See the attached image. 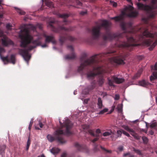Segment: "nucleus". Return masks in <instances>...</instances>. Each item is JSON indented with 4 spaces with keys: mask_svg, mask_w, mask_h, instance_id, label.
<instances>
[{
    "mask_svg": "<svg viewBox=\"0 0 157 157\" xmlns=\"http://www.w3.org/2000/svg\"><path fill=\"white\" fill-rule=\"evenodd\" d=\"M137 7L139 10H143L147 11L150 14L152 13L151 10V7L147 5H145L141 3H138L136 4Z\"/></svg>",
    "mask_w": 157,
    "mask_h": 157,
    "instance_id": "obj_7",
    "label": "nucleus"
},
{
    "mask_svg": "<svg viewBox=\"0 0 157 157\" xmlns=\"http://www.w3.org/2000/svg\"><path fill=\"white\" fill-rule=\"evenodd\" d=\"M95 87V86L94 85H92L88 86L87 87L88 92L86 94H88L89 92L93 90Z\"/></svg>",
    "mask_w": 157,
    "mask_h": 157,
    "instance_id": "obj_29",
    "label": "nucleus"
},
{
    "mask_svg": "<svg viewBox=\"0 0 157 157\" xmlns=\"http://www.w3.org/2000/svg\"><path fill=\"white\" fill-rule=\"evenodd\" d=\"M35 128L36 129H37V130H39L40 129L38 127H37L36 126H35Z\"/></svg>",
    "mask_w": 157,
    "mask_h": 157,
    "instance_id": "obj_60",
    "label": "nucleus"
},
{
    "mask_svg": "<svg viewBox=\"0 0 157 157\" xmlns=\"http://www.w3.org/2000/svg\"><path fill=\"white\" fill-rule=\"evenodd\" d=\"M96 134H100L101 133V130L99 129H97L96 131Z\"/></svg>",
    "mask_w": 157,
    "mask_h": 157,
    "instance_id": "obj_49",
    "label": "nucleus"
},
{
    "mask_svg": "<svg viewBox=\"0 0 157 157\" xmlns=\"http://www.w3.org/2000/svg\"><path fill=\"white\" fill-rule=\"evenodd\" d=\"M157 2V0H152L151 1V5L150 7H151V10L152 13L149 14V17L151 18H153L154 17L155 14L156 13L154 12V10L157 9V5L156 3Z\"/></svg>",
    "mask_w": 157,
    "mask_h": 157,
    "instance_id": "obj_8",
    "label": "nucleus"
},
{
    "mask_svg": "<svg viewBox=\"0 0 157 157\" xmlns=\"http://www.w3.org/2000/svg\"><path fill=\"white\" fill-rule=\"evenodd\" d=\"M139 84L140 86L145 87L149 84V83L145 81V80H142V81H140L139 82Z\"/></svg>",
    "mask_w": 157,
    "mask_h": 157,
    "instance_id": "obj_19",
    "label": "nucleus"
},
{
    "mask_svg": "<svg viewBox=\"0 0 157 157\" xmlns=\"http://www.w3.org/2000/svg\"><path fill=\"white\" fill-rule=\"evenodd\" d=\"M30 29L31 30L34 31L36 30V27L33 25H30Z\"/></svg>",
    "mask_w": 157,
    "mask_h": 157,
    "instance_id": "obj_42",
    "label": "nucleus"
},
{
    "mask_svg": "<svg viewBox=\"0 0 157 157\" xmlns=\"http://www.w3.org/2000/svg\"><path fill=\"white\" fill-rule=\"evenodd\" d=\"M157 79V71H154L152 73V75L150 77V80L152 82L154 80Z\"/></svg>",
    "mask_w": 157,
    "mask_h": 157,
    "instance_id": "obj_21",
    "label": "nucleus"
},
{
    "mask_svg": "<svg viewBox=\"0 0 157 157\" xmlns=\"http://www.w3.org/2000/svg\"><path fill=\"white\" fill-rule=\"evenodd\" d=\"M97 106L98 109H101L103 107L102 101L100 98H99L98 99Z\"/></svg>",
    "mask_w": 157,
    "mask_h": 157,
    "instance_id": "obj_17",
    "label": "nucleus"
},
{
    "mask_svg": "<svg viewBox=\"0 0 157 157\" xmlns=\"http://www.w3.org/2000/svg\"><path fill=\"white\" fill-rule=\"evenodd\" d=\"M99 134H94V137H96V138H98V137L99 136Z\"/></svg>",
    "mask_w": 157,
    "mask_h": 157,
    "instance_id": "obj_56",
    "label": "nucleus"
},
{
    "mask_svg": "<svg viewBox=\"0 0 157 157\" xmlns=\"http://www.w3.org/2000/svg\"><path fill=\"white\" fill-rule=\"evenodd\" d=\"M110 3L111 5H112L114 7H116L117 6V4L116 2L111 0L110 1Z\"/></svg>",
    "mask_w": 157,
    "mask_h": 157,
    "instance_id": "obj_35",
    "label": "nucleus"
},
{
    "mask_svg": "<svg viewBox=\"0 0 157 157\" xmlns=\"http://www.w3.org/2000/svg\"><path fill=\"white\" fill-rule=\"evenodd\" d=\"M118 111H121V108H119L118 109Z\"/></svg>",
    "mask_w": 157,
    "mask_h": 157,
    "instance_id": "obj_64",
    "label": "nucleus"
},
{
    "mask_svg": "<svg viewBox=\"0 0 157 157\" xmlns=\"http://www.w3.org/2000/svg\"><path fill=\"white\" fill-rule=\"evenodd\" d=\"M31 144V140L30 139V136H29L28 138L27 141V145L26 146V150H28L29 147Z\"/></svg>",
    "mask_w": 157,
    "mask_h": 157,
    "instance_id": "obj_26",
    "label": "nucleus"
},
{
    "mask_svg": "<svg viewBox=\"0 0 157 157\" xmlns=\"http://www.w3.org/2000/svg\"><path fill=\"white\" fill-rule=\"evenodd\" d=\"M3 14L0 13V18H2L3 17Z\"/></svg>",
    "mask_w": 157,
    "mask_h": 157,
    "instance_id": "obj_58",
    "label": "nucleus"
},
{
    "mask_svg": "<svg viewBox=\"0 0 157 157\" xmlns=\"http://www.w3.org/2000/svg\"><path fill=\"white\" fill-rule=\"evenodd\" d=\"M108 84L110 86H115L113 84V82L111 80L109 79V78H108Z\"/></svg>",
    "mask_w": 157,
    "mask_h": 157,
    "instance_id": "obj_38",
    "label": "nucleus"
},
{
    "mask_svg": "<svg viewBox=\"0 0 157 157\" xmlns=\"http://www.w3.org/2000/svg\"><path fill=\"white\" fill-rule=\"evenodd\" d=\"M101 74H99L100 75L99 77L98 80V84L99 86H101L103 84L104 82V79L102 75H101Z\"/></svg>",
    "mask_w": 157,
    "mask_h": 157,
    "instance_id": "obj_14",
    "label": "nucleus"
},
{
    "mask_svg": "<svg viewBox=\"0 0 157 157\" xmlns=\"http://www.w3.org/2000/svg\"><path fill=\"white\" fill-rule=\"evenodd\" d=\"M43 2L47 6L52 7L53 6V4L52 2L49 0H44Z\"/></svg>",
    "mask_w": 157,
    "mask_h": 157,
    "instance_id": "obj_20",
    "label": "nucleus"
},
{
    "mask_svg": "<svg viewBox=\"0 0 157 157\" xmlns=\"http://www.w3.org/2000/svg\"><path fill=\"white\" fill-rule=\"evenodd\" d=\"M66 154L65 153H63L61 155V157H66Z\"/></svg>",
    "mask_w": 157,
    "mask_h": 157,
    "instance_id": "obj_53",
    "label": "nucleus"
},
{
    "mask_svg": "<svg viewBox=\"0 0 157 157\" xmlns=\"http://www.w3.org/2000/svg\"><path fill=\"white\" fill-rule=\"evenodd\" d=\"M123 133L126 135V136H127L128 137H130V136L129 135V134L126 132L125 131H124V130H123Z\"/></svg>",
    "mask_w": 157,
    "mask_h": 157,
    "instance_id": "obj_44",
    "label": "nucleus"
},
{
    "mask_svg": "<svg viewBox=\"0 0 157 157\" xmlns=\"http://www.w3.org/2000/svg\"><path fill=\"white\" fill-rule=\"evenodd\" d=\"M134 9L132 6L129 5L126 6L122 11L120 15L112 17L111 19L116 21H121L120 26L124 32L122 33H114L110 32L109 28L111 25L110 22L107 20L102 21V23L99 25L94 27L91 31V37L87 40V42L90 44H93L95 40H98L100 35V30L103 27L106 32L102 35V38L104 41L111 40H118L116 43V46L120 48H128L129 47L137 46L140 45L138 42H141L144 45L151 46L149 49L151 51L157 44V40L151 45L153 42L154 35L149 32L148 29L145 30L142 34L138 35L134 38L132 33L135 32L131 22L125 23L123 21L125 16L130 17H136L138 15L137 12L132 11Z\"/></svg>",
    "mask_w": 157,
    "mask_h": 157,
    "instance_id": "obj_1",
    "label": "nucleus"
},
{
    "mask_svg": "<svg viewBox=\"0 0 157 157\" xmlns=\"http://www.w3.org/2000/svg\"><path fill=\"white\" fill-rule=\"evenodd\" d=\"M3 33L2 31L0 29V36H2V35Z\"/></svg>",
    "mask_w": 157,
    "mask_h": 157,
    "instance_id": "obj_57",
    "label": "nucleus"
},
{
    "mask_svg": "<svg viewBox=\"0 0 157 157\" xmlns=\"http://www.w3.org/2000/svg\"><path fill=\"white\" fill-rule=\"evenodd\" d=\"M33 120L32 119L30 121V123L29 125V127H28V128H29V130H30L31 129L32 125L33 123Z\"/></svg>",
    "mask_w": 157,
    "mask_h": 157,
    "instance_id": "obj_40",
    "label": "nucleus"
},
{
    "mask_svg": "<svg viewBox=\"0 0 157 157\" xmlns=\"http://www.w3.org/2000/svg\"><path fill=\"white\" fill-rule=\"evenodd\" d=\"M21 33H24V34H20L19 37L21 40L20 46L21 47L25 48L27 45L32 43L33 45L30 46L28 49H18L19 54L28 63V61L31 58V56L29 55V51L36 48L37 46L41 45L42 48L46 47L48 45L44 44L41 45V42L39 39L33 40V37L29 34L28 29L25 28L21 30Z\"/></svg>",
    "mask_w": 157,
    "mask_h": 157,
    "instance_id": "obj_3",
    "label": "nucleus"
},
{
    "mask_svg": "<svg viewBox=\"0 0 157 157\" xmlns=\"http://www.w3.org/2000/svg\"><path fill=\"white\" fill-rule=\"evenodd\" d=\"M142 139L144 143L145 144H147L148 141V139L145 136H143Z\"/></svg>",
    "mask_w": 157,
    "mask_h": 157,
    "instance_id": "obj_33",
    "label": "nucleus"
},
{
    "mask_svg": "<svg viewBox=\"0 0 157 157\" xmlns=\"http://www.w3.org/2000/svg\"><path fill=\"white\" fill-rule=\"evenodd\" d=\"M149 133L151 135H153L154 134V132L152 130L149 131Z\"/></svg>",
    "mask_w": 157,
    "mask_h": 157,
    "instance_id": "obj_54",
    "label": "nucleus"
},
{
    "mask_svg": "<svg viewBox=\"0 0 157 157\" xmlns=\"http://www.w3.org/2000/svg\"><path fill=\"white\" fill-rule=\"evenodd\" d=\"M82 127L84 130H87L89 128V125L86 124H84L82 125Z\"/></svg>",
    "mask_w": 157,
    "mask_h": 157,
    "instance_id": "obj_32",
    "label": "nucleus"
},
{
    "mask_svg": "<svg viewBox=\"0 0 157 157\" xmlns=\"http://www.w3.org/2000/svg\"><path fill=\"white\" fill-rule=\"evenodd\" d=\"M43 36L45 38V42L46 43H48L52 42L53 44H55L56 41L54 39V37L53 36H47L45 34H43Z\"/></svg>",
    "mask_w": 157,
    "mask_h": 157,
    "instance_id": "obj_12",
    "label": "nucleus"
},
{
    "mask_svg": "<svg viewBox=\"0 0 157 157\" xmlns=\"http://www.w3.org/2000/svg\"><path fill=\"white\" fill-rule=\"evenodd\" d=\"M118 150L120 151H121L123 150V147L122 146H120L118 147Z\"/></svg>",
    "mask_w": 157,
    "mask_h": 157,
    "instance_id": "obj_52",
    "label": "nucleus"
},
{
    "mask_svg": "<svg viewBox=\"0 0 157 157\" xmlns=\"http://www.w3.org/2000/svg\"><path fill=\"white\" fill-rule=\"evenodd\" d=\"M60 128L56 130L54 134L55 137H54L50 135H48L47 136V138L49 141L52 142L55 140L61 144L65 143L66 141L64 139L63 136L64 135H69L71 134L70 129L73 126V124L68 119H66L65 121L62 124L59 121Z\"/></svg>",
    "mask_w": 157,
    "mask_h": 157,
    "instance_id": "obj_4",
    "label": "nucleus"
},
{
    "mask_svg": "<svg viewBox=\"0 0 157 157\" xmlns=\"http://www.w3.org/2000/svg\"><path fill=\"white\" fill-rule=\"evenodd\" d=\"M37 27H38L40 29H41L42 28V25L40 24H38L36 25Z\"/></svg>",
    "mask_w": 157,
    "mask_h": 157,
    "instance_id": "obj_47",
    "label": "nucleus"
},
{
    "mask_svg": "<svg viewBox=\"0 0 157 157\" xmlns=\"http://www.w3.org/2000/svg\"><path fill=\"white\" fill-rule=\"evenodd\" d=\"M6 146L5 145H3L0 146V154L2 155L4 152Z\"/></svg>",
    "mask_w": 157,
    "mask_h": 157,
    "instance_id": "obj_24",
    "label": "nucleus"
},
{
    "mask_svg": "<svg viewBox=\"0 0 157 157\" xmlns=\"http://www.w3.org/2000/svg\"><path fill=\"white\" fill-rule=\"evenodd\" d=\"M123 128L126 131L128 132L134 138L137 140H139L140 137L132 129L130 128L128 126H125Z\"/></svg>",
    "mask_w": 157,
    "mask_h": 157,
    "instance_id": "obj_10",
    "label": "nucleus"
},
{
    "mask_svg": "<svg viewBox=\"0 0 157 157\" xmlns=\"http://www.w3.org/2000/svg\"><path fill=\"white\" fill-rule=\"evenodd\" d=\"M69 15L67 14H59V17H60L64 18V19L63 21V25L61 26H59V27L60 29L61 30L64 31L65 32H69L72 31L73 30V28L71 27L69 28H66L63 26L64 25H67L68 22L65 19L68 18L69 17Z\"/></svg>",
    "mask_w": 157,
    "mask_h": 157,
    "instance_id": "obj_5",
    "label": "nucleus"
},
{
    "mask_svg": "<svg viewBox=\"0 0 157 157\" xmlns=\"http://www.w3.org/2000/svg\"><path fill=\"white\" fill-rule=\"evenodd\" d=\"M2 59L3 61H6L7 63H9L10 62V60L7 56L2 57Z\"/></svg>",
    "mask_w": 157,
    "mask_h": 157,
    "instance_id": "obj_39",
    "label": "nucleus"
},
{
    "mask_svg": "<svg viewBox=\"0 0 157 157\" xmlns=\"http://www.w3.org/2000/svg\"><path fill=\"white\" fill-rule=\"evenodd\" d=\"M123 130H118L117 132V137H121L122 133H123Z\"/></svg>",
    "mask_w": 157,
    "mask_h": 157,
    "instance_id": "obj_30",
    "label": "nucleus"
},
{
    "mask_svg": "<svg viewBox=\"0 0 157 157\" xmlns=\"http://www.w3.org/2000/svg\"><path fill=\"white\" fill-rule=\"evenodd\" d=\"M3 2V0H0V5L1 4V3Z\"/></svg>",
    "mask_w": 157,
    "mask_h": 157,
    "instance_id": "obj_63",
    "label": "nucleus"
},
{
    "mask_svg": "<svg viewBox=\"0 0 157 157\" xmlns=\"http://www.w3.org/2000/svg\"><path fill=\"white\" fill-rule=\"evenodd\" d=\"M88 131L90 135L93 136H94V133L93 130L91 129H89Z\"/></svg>",
    "mask_w": 157,
    "mask_h": 157,
    "instance_id": "obj_36",
    "label": "nucleus"
},
{
    "mask_svg": "<svg viewBox=\"0 0 157 157\" xmlns=\"http://www.w3.org/2000/svg\"><path fill=\"white\" fill-rule=\"evenodd\" d=\"M98 138H96L91 141V142L94 144V148L96 150H97L98 145L95 143V142L98 140Z\"/></svg>",
    "mask_w": 157,
    "mask_h": 157,
    "instance_id": "obj_25",
    "label": "nucleus"
},
{
    "mask_svg": "<svg viewBox=\"0 0 157 157\" xmlns=\"http://www.w3.org/2000/svg\"><path fill=\"white\" fill-rule=\"evenodd\" d=\"M15 10H16L17 13H18L21 15H24L25 14V12L23 10H21L17 8L16 7L15 8Z\"/></svg>",
    "mask_w": 157,
    "mask_h": 157,
    "instance_id": "obj_28",
    "label": "nucleus"
},
{
    "mask_svg": "<svg viewBox=\"0 0 157 157\" xmlns=\"http://www.w3.org/2000/svg\"><path fill=\"white\" fill-rule=\"evenodd\" d=\"M10 63L14 64L15 63V57L14 55L12 54L10 56V58L9 59Z\"/></svg>",
    "mask_w": 157,
    "mask_h": 157,
    "instance_id": "obj_22",
    "label": "nucleus"
},
{
    "mask_svg": "<svg viewBox=\"0 0 157 157\" xmlns=\"http://www.w3.org/2000/svg\"><path fill=\"white\" fill-rule=\"evenodd\" d=\"M153 69L155 70H157V63H155L153 67Z\"/></svg>",
    "mask_w": 157,
    "mask_h": 157,
    "instance_id": "obj_50",
    "label": "nucleus"
},
{
    "mask_svg": "<svg viewBox=\"0 0 157 157\" xmlns=\"http://www.w3.org/2000/svg\"><path fill=\"white\" fill-rule=\"evenodd\" d=\"M86 11H82L80 13V14L81 15H83L86 14Z\"/></svg>",
    "mask_w": 157,
    "mask_h": 157,
    "instance_id": "obj_51",
    "label": "nucleus"
},
{
    "mask_svg": "<svg viewBox=\"0 0 157 157\" xmlns=\"http://www.w3.org/2000/svg\"><path fill=\"white\" fill-rule=\"evenodd\" d=\"M133 151L137 153L139 155H142V153L140 150L138 149H136L134 148H133Z\"/></svg>",
    "mask_w": 157,
    "mask_h": 157,
    "instance_id": "obj_34",
    "label": "nucleus"
},
{
    "mask_svg": "<svg viewBox=\"0 0 157 157\" xmlns=\"http://www.w3.org/2000/svg\"><path fill=\"white\" fill-rule=\"evenodd\" d=\"M75 3L76 4L77 6H82V3L78 0H76Z\"/></svg>",
    "mask_w": 157,
    "mask_h": 157,
    "instance_id": "obj_41",
    "label": "nucleus"
},
{
    "mask_svg": "<svg viewBox=\"0 0 157 157\" xmlns=\"http://www.w3.org/2000/svg\"><path fill=\"white\" fill-rule=\"evenodd\" d=\"M60 151V150L57 148L55 147L52 148L51 150V153L54 154L58 153Z\"/></svg>",
    "mask_w": 157,
    "mask_h": 157,
    "instance_id": "obj_23",
    "label": "nucleus"
},
{
    "mask_svg": "<svg viewBox=\"0 0 157 157\" xmlns=\"http://www.w3.org/2000/svg\"><path fill=\"white\" fill-rule=\"evenodd\" d=\"M67 39L71 41H73L75 39L74 37L67 34H66V35L64 36H61L59 37V41L61 45H62L64 41Z\"/></svg>",
    "mask_w": 157,
    "mask_h": 157,
    "instance_id": "obj_9",
    "label": "nucleus"
},
{
    "mask_svg": "<svg viewBox=\"0 0 157 157\" xmlns=\"http://www.w3.org/2000/svg\"><path fill=\"white\" fill-rule=\"evenodd\" d=\"M112 133V132L111 130H109L103 133L102 135L104 136H107L110 135Z\"/></svg>",
    "mask_w": 157,
    "mask_h": 157,
    "instance_id": "obj_27",
    "label": "nucleus"
},
{
    "mask_svg": "<svg viewBox=\"0 0 157 157\" xmlns=\"http://www.w3.org/2000/svg\"><path fill=\"white\" fill-rule=\"evenodd\" d=\"M157 125V123L156 122L152 123L150 125V127L151 128H155Z\"/></svg>",
    "mask_w": 157,
    "mask_h": 157,
    "instance_id": "obj_37",
    "label": "nucleus"
},
{
    "mask_svg": "<svg viewBox=\"0 0 157 157\" xmlns=\"http://www.w3.org/2000/svg\"><path fill=\"white\" fill-rule=\"evenodd\" d=\"M142 72V69L139 70L135 74L134 76L132 77V79L133 80H135L137 79L139 77Z\"/></svg>",
    "mask_w": 157,
    "mask_h": 157,
    "instance_id": "obj_16",
    "label": "nucleus"
},
{
    "mask_svg": "<svg viewBox=\"0 0 157 157\" xmlns=\"http://www.w3.org/2000/svg\"><path fill=\"white\" fill-rule=\"evenodd\" d=\"M130 155V153L129 152L124 154L123 156H124V157H126V156H127L128 155Z\"/></svg>",
    "mask_w": 157,
    "mask_h": 157,
    "instance_id": "obj_55",
    "label": "nucleus"
},
{
    "mask_svg": "<svg viewBox=\"0 0 157 157\" xmlns=\"http://www.w3.org/2000/svg\"><path fill=\"white\" fill-rule=\"evenodd\" d=\"M138 59H142V56H139L138 57Z\"/></svg>",
    "mask_w": 157,
    "mask_h": 157,
    "instance_id": "obj_62",
    "label": "nucleus"
},
{
    "mask_svg": "<svg viewBox=\"0 0 157 157\" xmlns=\"http://www.w3.org/2000/svg\"><path fill=\"white\" fill-rule=\"evenodd\" d=\"M54 21H50L48 24V26L51 27V30L53 32H57L58 30L55 27H54L53 24H54Z\"/></svg>",
    "mask_w": 157,
    "mask_h": 157,
    "instance_id": "obj_13",
    "label": "nucleus"
},
{
    "mask_svg": "<svg viewBox=\"0 0 157 157\" xmlns=\"http://www.w3.org/2000/svg\"><path fill=\"white\" fill-rule=\"evenodd\" d=\"M1 41L2 45L5 47L13 44V42L5 35L2 36V38L1 39Z\"/></svg>",
    "mask_w": 157,
    "mask_h": 157,
    "instance_id": "obj_6",
    "label": "nucleus"
},
{
    "mask_svg": "<svg viewBox=\"0 0 157 157\" xmlns=\"http://www.w3.org/2000/svg\"><path fill=\"white\" fill-rule=\"evenodd\" d=\"M11 27V26L9 24H7L6 25V28L9 30H10V29Z\"/></svg>",
    "mask_w": 157,
    "mask_h": 157,
    "instance_id": "obj_46",
    "label": "nucleus"
},
{
    "mask_svg": "<svg viewBox=\"0 0 157 157\" xmlns=\"http://www.w3.org/2000/svg\"><path fill=\"white\" fill-rule=\"evenodd\" d=\"M120 98V96L118 94H116L114 97V99L115 100H118Z\"/></svg>",
    "mask_w": 157,
    "mask_h": 157,
    "instance_id": "obj_45",
    "label": "nucleus"
},
{
    "mask_svg": "<svg viewBox=\"0 0 157 157\" xmlns=\"http://www.w3.org/2000/svg\"><path fill=\"white\" fill-rule=\"evenodd\" d=\"M75 146L79 151H81L86 148V146H85L80 145L77 143H75Z\"/></svg>",
    "mask_w": 157,
    "mask_h": 157,
    "instance_id": "obj_15",
    "label": "nucleus"
},
{
    "mask_svg": "<svg viewBox=\"0 0 157 157\" xmlns=\"http://www.w3.org/2000/svg\"><path fill=\"white\" fill-rule=\"evenodd\" d=\"M129 157H134V155H131L130 153V155H129Z\"/></svg>",
    "mask_w": 157,
    "mask_h": 157,
    "instance_id": "obj_59",
    "label": "nucleus"
},
{
    "mask_svg": "<svg viewBox=\"0 0 157 157\" xmlns=\"http://www.w3.org/2000/svg\"><path fill=\"white\" fill-rule=\"evenodd\" d=\"M113 79L115 82L117 84H120L122 83L124 81V79L118 78L117 77H113Z\"/></svg>",
    "mask_w": 157,
    "mask_h": 157,
    "instance_id": "obj_18",
    "label": "nucleus"
},
{
    "mask_svg": "<svg viewBox=\"0 0 157 157\" xmlns=\"http://www.w3.org/2000/svg\"><path fill=\"white\" fill-rule=\"evenodd\" d=\"M101 148L103 150H104L105 151H106L108 153H110L111 152V151L110 150H108L106 149L104 147H103L101 146H100Z\"/></svg>",
    "mask_w": 157,
    "mask_h": 157,
    "instance_id": "obj_43",
    "label": "nucleus"
},
{
    "mask_svg": "<svg viewBox=\"0 0 157 157\" xmlns=\"http://www.w3.org/2000/svg\"><path fill=\"white\" fill-rule=\"evenodd\" d=\"M108 111V109L107 108H105L103 110L100 111L98 113L99 114H103L107 112Z\"/></svg>",
    "mask_w": 157,
    "mask_h": 157,
    "instance_id": "obj_31",
    "label": "nucleus"
},
{
    "mask_svg": "<svg viewBox=\"0 0 157 157\" xmlns=\"http://www.w3.org/2000/svg\"><path fill=\"white\" fill-rule=\"evenodd\" d=\"M38 157H45L43 154L41 155L40 156H38Z\"/></svg>",
    "mask_w": 157,
    "mask_h": 157,
    "instance_id": "obj_61",
    "label": "nucleus"
},
{
    "mask_svg": "<svg viewBox=\"0 0 157 157\" xmlns=\"http://www.w3.org/2000/svg\"><path fill=\"white\" fill-rule=\"evenodd\" d=\"M109 56H114L111 58L112 63L117 65H123L125 64L124 60L125 56L122 52L118 53L115 51H109L105 53H103L97 55H95L89 59H86V55L83 54L80 58L81 64L78 68V71L81 72L83 70L88 67H90L94 71H97V73H88L87 76L88 78H92L97 75L101 74V67L98 66V63L101 61V59L103 57H105Z\"/></svg>",
    "mask_w": 157,
    "mask_h": 157,
    "instance_id": "obj_2",
    "label": "nucleus"
},
{
    "mask_svg": "<svg viewBox=\"0 0 157 157\" xmlns=\"http://www.w3.org/2000/svg\"><path fill=\"white\" fill-rule=\"evenodd\" d=\"M67 48L68 49L71 51L72 52L71 54H68L65 56V58L66 59L68 60L74 59L75 58L76 56L75 53L73 52L74 49L73 47L71 45H68L67 46Z\"/></svg>",
    "mask_w": 157,
    "mask_h": 157,
    "instance_id": "obj_11",
    "label": "nucleus"
},
{
    "mask_svg": "<svg viewBox=\"0 0 157 157\" xmlns=\"http://www.w3.org/2000/svg\"><path fill=\"white\" fill-rule=\"evenodd\" d=\"M39 124L40 128H42L44 125V124L40 121H39Z\"/></svg>",
    "mask_w": 157,
    "mask_h": 157,
    "instance_id": "obj_48",
    "label": "nucleus"
}]
</instances>
